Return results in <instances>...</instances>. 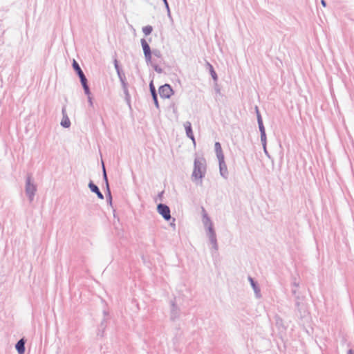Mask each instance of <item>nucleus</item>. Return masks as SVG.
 Masks as SVG:
<instances>
[{
  "label": "nucleus",
  "mask_w": 354,
  "mask_h": 354,
  "mask_svg": "<svg viewBox=\"0 0 354 354\" xmlns=\"http://www.w3.org/2000/svg\"><path fill=\"white\" fill-rule=\"evenodd\" d=\"M206 174V161L204 158H196L194 162V170L192 174L193 181L199 180V184H202V179Z\"/></svg>",
  "instance_id": "nucleus-1"
},
{
  "label": "nucleus",
  "mask_w": 354,
  "mask_h": 354,
  "mask_svg": "<svg viewBox=\"0 0 354 354\" xmlns=\"http://www.w3.org/2000/svg\"><path fill=\"white\" fill-rule=\"evenodd\" d=\"M25 192L29 201L32 202L37 192V185L34 183L31 174H28L26 176Z\"/></svg>",
  "instance_id": "nucleus-2"
},
{
  "label": "nucleus",
  "mask_w": 354,
  "mask_h": 354,
  "mask_svg": "<svg viewBox=\"0 0 354 354\" xmlns=\"http://www.w3.org/2000/svg\"><path fill=\"white\" fill-rule=\"evenodd\" d=\"M73 68L75 71V72L77 73V75L80 77V80L82 86L84 88L85 94L90 95L91 92H90L89 86L88 85L87 79H86L84 73H83L82 70L81 69L79 64L75 59L73 60Z\"/></svg>",
  "instance_id": "nucleus-3"
},
{
  "label": "nucleus",
  "mask_w": 354,
  "mask_h": 354,
  "mask_svg": "<svg viewBox=\"0 0 354 354\" xmlns=\"http://www.w3.org/2000/svg\"><path fill=\"white\" fill-rule=\"evenodd\" d=\"M255 111L257 113V122L259 125V129L261 133V142L263 145V148H265V145H266V134L265 127L263 123L261 115L259 113L258 106H255Z\"/></svg>",
  "instance_id": "nucleus-4"
},
{
  "label": "nucleus",
  "mask_w": 354,
  "mask_h": 354,
  "mask_svg": "<svg viewBox=\"0 0 354 354\" xmlns=\"http://www.w3.org/2000/svg\"><path fill=\"white\" fill-rule=\"evenodd\" d=\"M157 211L165 220L169 221L171 219L170 209L167 205L162 203L158 204Z\"/></svg>",
  "instance_id": "nucleus-5"
},
{
  "label": "nucleus",
  "mask_w": 354,
  "mask_h": 354,
  "mask_svg": "<svg viewBox=\"0 0 354 354\" xmlns=\"http://www.w3.org/2000/svg\"><path fill=\"white\" fill-rule=\"evenodd\" d=\"M173 93L174 91L168 84H165L159 88V94L162 98H169Z\"/></svg>",
  "instance_id": "nucleus-6"
},
{
  "label": "nucleus",
  "mask_w": 354,
  "mask_h": 354,
  "mask_svg": "<svg viewBox=\"0 0 354 354\" xmlns=\"http://www.w3.org/2000/svg\"><path fill=\"white\" fill-rule=\"evenodd\" d=\"M207 236L209 239L210 243L212 245V248L215 251L218 250V243L216 239V235L213 228V225L208 226Z\"/></svg>",
  "instance_id": "nucleus-7"
},
{
  "label": "nucleus",
  "mask_w": 354,
  "mask_h": 354,
  "mask_svg": "<svg viewBox=\"0 0 354 354\" xmlns=\"http://www.w3.org/2000/svg\"><path fill=\"white\" fill-rule=\"evenodd\" d=\"M220 174L225 179L228 178V171L224 158L218 160Z\"/></svg>",
  "instance_id": "nucleus-8"
},
{
  "label": "nucleus",
  "mask_w": 354,
  "mask_h": 354,
  "mask_svg": "<svg viewBox=\"0 0 354 354\" xmlns=\"http://www.w3.org/2000/svg\"><path fill=\"white\" fill-rule=\"evenodd\" d=\"M184 127L185 129V132H186L187 136L189 138H190L192 140L193 144L194 145H196V141H195L194 136V133H193V131H192V128L191 122H189V121L185 122L184 123Z\"/></svg>",
  "instance_id": "nucleus-9"
},
{
  "label": "nucleus",
  "mask_w": 354,
  "mask_h": 354,
  "mask_svg": "<svg viewBox=\"0 0 354 354\" xmlns=\"http://www.w3.org/2000/svg\"><path fill=\"white\" fill-rule=\"evenodd\" d=\"M248 281H250V285L254 292L255 297L257 299H260L261 297V290L257 283L251 277H248Z\"/></svg>",
  "instance_id": "nucleus-10"
},
{
  "label": "nucleus",
  "mask_w": 354,
  "mask_h": 354,
  "mask_svg": "<svg viewBox=\"0 0 354 354\" xmlns=\"http://www.w3.org/2000/svg\"><path fill=\"white\" fill-rule=\"evenodd\" d=\"M180 317V309L174 301L171 302L170 318L174 321Z\"/></svg>",
  "instance_id": "nucleus-11"
},
{
  "label": "nucleus",
  "mask_w": 354,
  "mask_h": 354,
  "mask_svg": "<svg viewBox=\"0 0 354 354\" xmlns=\"http://www.w3.org/2000/svg\"><path fill=\"white\" fill-rule=\"evenodd\" d=\"M88 187L91 189V191L93 193H95L97 196V197L100 199H104V195L102 194V192L100 191L98 187L95 185L93 181H90L88 183Z\"/></svg>",
  "instance_id": "nucleus-12"
},
{
  "label": "nucleus",
  "mask_w": 354,
  "mask_h": 354,
  "mask_svg": "<svg viewBox=\"0 0 354 354\" xmlns=\"http://www.w3.org/2000/svg\"><path fill=\"white\" fill-rule=\"evenodd\" d=\"M26 341L24 338L19 339L15 345V348L19 354H24Z\"/></svg>",
  "instance_id": "nucleus-13"
},
{
  "label": "nucleus",
  "mask_w": 354,
  "mask_h": 354,
  "mask_svg": "<svg viewBox=\"0 0 354 354\" xmlns=\"http://www.w3.org/2000/svg\"><path fill=\"white\" fill-rule=\"evenodd\" d=\"M215 152L218 160L224 158V154L223 153L222 147L218 142H216L214 144Z\"/></svg>",
  "instance_id": "nucleus-14"
},
{
  "label": "nucleus",
  "mask_w": 354,
  "mask_h": 354,
  "mask_svg": "<svg viewBox=\"0 0 354 354\" xmlns=\"http://www.w3.org/2000/svg\"><path fill=\"white\" fill-rule=\"evenodd\" d=\"M140 43L143 49L144 55L151 54L152 53L149 44L145 39H141Z\"/></svg>",
  "instance_id": "nucleus-15"
},
{
  "label": "nucleus",
  "mask_w": 354,
  "mask_h": 354,
  "mask_svg": "<svg viewBox=\"0 0 354 354\" xmlns=\"http://www.w3.org/2000/svg\"><path fill=\"white\" fill-rule=\"evenodd\" d=\"M60 124L64 128H69L71 127V121L68 116L62 117Z\"/></svg>",
  "instance_id": "nucleus-16"
},
{
  "label": "nucleus",
  "mask_w": 354,
  "mask_h": 354,
  "mask_svg": "<svg viewBox=\"0 0 354 354\" xmlns=\"http://www.w3.org/2000/svg\"><path fill=\"white\" fill-rule=\"evenodd\" d=\"M207 66L209 70V72H210V74H211V76L212 77V79L214 80V81H216L217 79H218V77H217V75L212 66V65L211 64H209V62H207Z\"/></svg>",
  "instance_id": "nucleus-17"
},
{
  "label": "nucleus",
  "mask_w": 354,
  "mask_h": 354,
  "mask_svg": "<svg viewBox=\"0 0 354 354\" xmlns=\"http://www.w3.org/2000/svg\"><path fill=\"white\" fill-rule=\"evenodd\" d=\"M204 214H203V223L205 227L208 229V226H210V225H213L210 218L207 216V214L205 213V210L203 209Z\"/></svg>",
  "instance_id": "nucleus-18"
},
{
  "label": "nucleus",
  "mask_w": 354,
  "mask_h": 354,
  "mask_svg": "<svg viewBox=\"0 0 354 354\" xmlns=\"http://www.w3.org/2000/svg\"><path fill=\"white\" fill-rule=\"evenodd\" d=\"M106 319L104 318L102 322H101V324H100V328L99 329V332L97 333V335L98 336H100V337H102L103 336V333H104V330L106 326Z\"/></svg>",
  "instance_id": "nucleus-19"
},
{
  "label": "nucleus",
  "mask_w": 354,
  "mask_h": 354,
  "mask_svg": "<svg viewBox=\"0 0 354 354\" xmlns=\"http://www.w3.org/2000/svg\"><path fill=\"white\" fill-rule=\"evenodd\" d=\"M152 31L153 28L151 26L148 25L142 28V32L145 35H150L152 32Z\"/></svg>",
  "instance_id": "nucleus-20"
},
{
  "label": "nucleus",
  "mask_w": 354,
  "mask_h": 354,
  "mask_svg": "<svg viewBox=\"0 0 354 354\" xmlns=\"http://www.w3.org/2000/svg\"><path fill=\"white\" fill-rule=\"evenodd\" d=\"M102 169H103V179H104V180L106 183V189H108V187H109V182H108V178H107V175H106V169H105V167H104V165L103 163H102Z\"/></svg>",
  "instance_id": "nucleus-21"
},
{
  "label": "nucleus",
  "mask_w": 354,
  "mask_h": 354,
  "mask_svg": "<svg viewBox=\"0 0 354 354\" xmlns=\"http://www.w3.org/2000/svg\"><path fill=\"white\" fill-rule=\"evenodd\" d=\"M106 191H107V194H106L107 202L110 205H112V196H111V193L109 187H108V189H106Z\"/></svg>",
  "instance_id": "nucleus-22"
},
{
  "label": "nucleus",
  "mask_w": 354,
  "mask_h": 354,
  "mask_svg": "<svg viewBox=\"0 0 354 354\" xmlns=\"http://www.w3.org/2000/svg\"><path fill=\"white\" fill-rule=\"evenodd\" d=\"M149 89H150L151 96L157 95V93H156L155 86H154L152 81L149 84Z\"/></svg>",
  "instance_id": "nucleus-23"
},
{
  "label": "nucleus",
  "mask_w": 354,
  "mask_h": 354,
  "mask_svg": "<svg viewBox=\"0 0 354 354\" xmlns=\"http://www.w3.org/2000/svg\"><path fill=\"white\" fill-rule=\"evenodd\" d=\"M165 6V8L167 9V15L169 17H171V12H170V9H169V3L167 2V0H162Z\"/></svg>",
  "instance_id": "nucleus-24"
},
{
  "label": "nucleus",
  "mask_w": 354,
  "mask_h": 354,
  "mask_svg": "<svg viewBox=\"0 0 354 354\" xmlns=\"http://www.w3.org/2000/svg\"><path fill=\"white\" fill-rule=\"evenodd\" d=\"M145 60H146V62L147 64H153L151 62V53L145 55Z\"/></svg>",
  "instance_id": "nucleus-25"
},
{
  "label": "nucleus",
  "mask_w": 354,
  "mask_h": 354,
  "mask_svg": "<svg viewBox=\"0 0 354 354\" xmlns=\"http://www.w3.org/2000/svg\"><path fill=\"white\" fill-rule=\"evenodd\" d=\"M117 73H118V77H119V79L120 80V82H122V81L126 80L125 75H124V74L121 71L117 72Z\"/></svg>",
  "instance_id": "nucleus-26"
},
{
  "label": "nucleus",
  "mask_w": 354,
  "mask_h": 354,
  "mask_svg": "<svg viewBox=\"0 0 354 354\" xmlns=\"http://www.w3.org/2000/svg\"><path fill=\"white\" fill-rule=\"evenodd\" d=\"M151 66H153V68L155 70V71L157 72L158 73H162V69L160 66H158V65H156V64H151Z\"/></svg>",
  "instance_id": "nucleus-27"
},
{
  "label": "nucleus",
  "mask_w": 354,
  "mask_h": 354,
  "mask_svg": "<svg viewBox=\"0 0 354 354\" xmlns=\"http://www.w3.org/2000/svg\"><path fill=\"white\" fill-rule=\"evenodd\" d=\"M123 91H124V95H125V99H126V100H127L128 102H129V100H130V94H129V90H128V88L123 90Z\"/></svg>",
  "instance_id": "nucleus-28"
},
{
  "label": "nucleus",
  "mask_w": 354,
  "mask_h": 354,
  "mask_svg": "<svg viewBox=\"0 0 354 354\" xmlns=\"http://www.w3.org/2000/svg\"><path fill=\"white\" fill-rule=\"evenodd\" d=\"M151 54L158 58H160L162 56L160 51L158 50H153Z\"/></svg>",
  "instance_id": "nucleus-29"
},
{
  "label": "nucleus",
  "mask_w": 354,
  "mask_h": 354,
  "mask_svg": "<svg viewBox=\"0 0 354 354\" xmlns=\"http://www.w3.org/2000/svg\"><path fill=\"white\" fill-rule=\"evenodd\" d=\"M152 98H153V102H154V104H155L156 107L158 109H159L160 106H159V103H158V95L152 96Z\"/></svg>",
  "instance_id": "nucleus-30"
},
{
  "label": "nucleus",
  "mask_w": 354,
  "mask_h": 354,
  "mask_svg": "<svg viewBox=\"0 0 354 354\" xmlns=\"http://www.w3.org/2000/svg\"><path fill=\"white\" fill-rule=\"evenodd\" d=\"M114 66L117 72L120 71V68L118 65V62L117 59L114 60Z\"/></svg>",
  "instance_id": "nucleus-31"
},
{
  "label": "nucleus",
  "mask_w": 354,
  "mask_h": 354,
  "mask_svg": "<svg viewBox=\"0 0 354 354\" xmlns=\"http://www.w3.org/2000/svg\"><path fill=\"white\" fill-rule=\"evenodd\" d=\"M121 84L123 90L128 88L126 80L121 82Z\"/></svg>",
  "instance_id": "nucleus-32"
},
{
  "label": "nucleus",
  "mask_w": 354,
  "mask_h": 354,
  "mask_svg": "<svg viewBox=\"0 0 354 354\" xmlns=\"http://www.w3.org/2000/svg\"><path fill=\"white\" fill-rule=\"evenodd\" d=\"M121 84L123 90L128 88L126 80L121 82Z\"/></svg>",
  "instance_id": "nucleus-33"
},
{
  "label": "nucleus",
  "mask_w": 354,
  "mask_h": 354,
  "mask_svg": "<svg viewBox=\"0 0 354 354\" xmlns=\"http://www.w3.org/2000/svg\"><path fill=\"white\" fill-rule=\"evenodd\" d=\"M62 117H64V116H68L67 115V113H66V106H64L62 107Z\"/></svg>",
  "instance_id": "nucleus-34"
},
{
  "label": "nucleus",
  "mask_w": 354,
  "mask_h": 354,
  "mask_svg": "<svg viewBox=\"0 0 354 354\" xmlns=\"http://www.w3.org/2000/svg\"><path fill=\"white\" fill-rule=\"evenodd\" d=\"M88 95V101L89 105L91 106H93V100H92V97L90 96L91 94L90 95Z\"/></svg>",
  "instance_id": "nucleus-35"
},
{
  "label": "nucleus",
  "mask_w": 354,
  "mask_h": 354,
  "mask_svg": "<svg viewBox=\"0 0 354 354\" xmlns=\"http://www.w3.org/2000/svg\"><path fill=\"white\" fill-rule=\"evenodd\" d=\"M321 3L324 7L326 6V2L325 0H321Z\"/></svg>",
  "instance_id": "nucleus-36"
},
{
  "label": "nucleus",
  "mask_w": 354,
  "mask_h": 354,
  "mask_svg": "<svg viewBox=\"0 0 354 354\" xmlns=\"http://www.w3.org/2000/svg\"><path fill=\"white\" fill-rule=\"evenodd\" d=\"M347 354H354V352L353 351L352 349H349L347 352Z\"/></svg>",
  "instance_id": "nucleus-37"
},
{
  "label": "nucleus",
  "mask_w": 354,
  "mask_h": 354,
  "mask_svg": "<svg viewBox=\"0 0 354 354\" xmlns=\"http://www.w3.org/2000/svg\"><path fill=\"white\" fill-rule=\"evenodd\" d=\"M296 305H297V307L298 308V310H300L301 308H300V304L298 301L296 302Z\"/></svg>",
  "instance_id": "nucleus-38"
},
{
  "label": "nucleus",
  "mask_w": 354,
  "mask_h": 354,
  "mask_svg": "<svg viewBox=\"0 0 354 354\" xmlns=\"http://www.w3.org/2000/svg\"><path fill=\"white\" fill-rule=\"evenodd\" d=\"M263 150H264L265 153L268 155V151L266 149V145H265V148H263Z\"/></svg>",
  "instance_id": "nucleus-39"
},
{
  "label": "nucleus",
  "mask_w": 354,
  "mask_h": 354,
  "mask_svg": "<svg viewBox=\"0 0 354 354\" xmlns=\"http://www.w3.org/2000/svg\"><path fill=\"white\" fill-rule=\"evenodd\" d=\"M292 285L296 288L298 287V283H297L296 282H294Z\"/></svg>",
  "instance_id": "nucleus-40"
},
{
  "label": "nucleus",
  "mask_w": 354,
  "mask_h": 354,
  "mask_svg": "<svg viewBox=\"0 0 354 354\" xmlns=\"http://www.w3.org/2000/svg\"><path fill=\"white\" fill-rule=\"evenodd\" d=\"M292 294H293V295H295V294H296V292H297V290H296L295 289H293V290H292Z\"/></svg>",
  "instance_id": "nucleus-41"
},
{
  "label": "nucleus",
  "mask_w": 354,
  "mask_h": 354,
  "mask_svg": "<svg viewBox=\"0 0 354 354\" xmlns=\"http://www.w3.org/2000/svg\"><path fill=\"white\" fill-rule=\"evenodd\" d=\"M171 226H172L174 228H175V224L174 223H171Z\"/></svg>",
  "instance_id": "nucleus-42"
},
{
  "label": "nucleus",
  "mask_w": 354,
  "mask_h": 354,
  "mask_svg": "<svg viewBox=\"0 0 354 354\" xmlns=\"http://www.w3.org/2000/svg\"><path fill=\"white\" fill-rule=\"evenodd\" d=\"M162 194V192H160V194H159V196H161Z\"/></svg>",
  "instance_id": "nucleus-43"
}]
</instances>
